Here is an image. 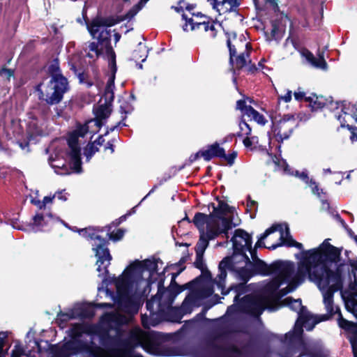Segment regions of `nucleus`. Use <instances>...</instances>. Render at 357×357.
I'll use <instances>...</instances> for the list:
<instances>
[{
  "label": "nucleus",
  "instance_id": "f257e3e1",
  "mask_svg": "<svg viewBox=\"0 0 357 357\" xmlns=\"http://www.w3.org/2000/svg\"><path fill=\"white\" fill-rule=\"evenodd\" d=\"M116 294L109 289L106 293L118 306L126 312H137L136 298L147 296L151 291V282L142 275L125 271L114 280Z\"/></svg>",
  "mask_w": 357,
  "mask_h": 357
},
{
  "label": "nucleus",
  "instance_id": "f03ea898",
  "mask_svg": "<svg viewBox=\"0 0 357 357\" xmlns=\"http://www.w3.org/2000/svg\"><path fill=\"white\" fill-rule=\"evenodd\" d=\"M160 333L144 334L141 330L132 331L128 336L123 339H116L114 344L107 349V354L97 357H126L132 356L133 350L142 347L147 352L155 356H168L157 340L161 339Z\"/></svg>",
  "mask_w": 357,
  "mask_h": 357
},
{
  "label": "nucleus",
  "instance_id": "7ed1b4c3",
  "mask_svg": "<svg viewBox=\"0 0 357 357\" xmlns=\"http://www.w3.org/2000/svg\"><path fill=\"white\" fill-rule=\"evenodd\" d=\"M319 250L312 249L307 251V258L298 264V277L301 282H304L306 277L310 276L315 269H321L326 272V275H331L336 272L337 268L341 266L344 272V264L336 263L340 252L329 243L328 239L324 241Z\"/></svg>",
  "mask_w": 357,
  "mask_h": 357
},
{
  "label": "nucleus",
  "instance_id": "20e7f679",
  "mask_svg": "<svg viewBox=\"0 0 357 357\" xmlns=\"http://www.w3.org/2000/svg\"><path fill=\"white\" fill-rule=\"evenodd\" d=\"M309 280L314 282L323 295V302L327 314L323 315L321 318L317 319H324L325 321L328 317L339 313H341L338 306L334 305L333 296L334 293L341 291L343 288L344 281V273L341 266L336 269L334 274L326 275L321 269H315L310 276H307Z\"/></svg>",
  "mask_w": 357,
  "mask_h": 357
},
{
  "label": "nucleus",
  "instance_id": "39448f33",
  "mask_svg": "<svg viewBox=\"0 0 357 357\" xmlns=\"http://www.w3.org/2000/svg\"><path fill=\"white\" fill-rule=\"evenodd\" d=\"M120 21L118 17H96L87 24V29L93 38L98 34L97 42L89 43L87 57L96 59L105 52L109 59V63H112V55L109 48H111L112 52L114 51L111 45V31L108 28L116 25Z\"/></svg>",
  "mask_w": 357,
  "mask_h": 357
},
{
  "label": "nucleus",
  "instance_id": "423d86ee",
  "mask_svg": "<svg viewBox=\"0 0 357 357\" xmlns=\"http://www.w3.org/2000/svg\"><path fill=\"white\" fill-rule=\"evenodd\" d=\"M103 229L89 227L78 230V232L88 240H94L93 250L98 258L96 264L98 276L105 280L109 274L108 267L110 265L112 256L107 248L108 241L101 238L98 234L103 231Z\"/></svg>",
  "mask_w": 357,
  "mask_h": 357
},
{
  "label": "nucleus",
  "instance_id": "0eeeda50",
  "mask_svg": "<svg viewBox=\"0 0 357 357\" xmlns=\"http://www.w3.org/2000/svg\"><path fill=\"white\" fill-rule=\"evenodd\" d=\"M253 268L257 273L261 275H280L283 276L287 282H292L294 280L298 281L296 285L286 290L282 294V296H286L287 294L294 291L303 282L301 281V278L298 277V268L296 272H295V266L292 262L277 261L268 265L264 261L257 259L253 264Z\"/></svg>",
  "mask_w": 357,
  "mask_h": 357
},
{
  "label": "nucleus",
  "instance_id": "6e6552de",
  "mask_svg": "<svg viewBox=\"0 0 357 357\" xmlns=\"http://www.w3.org/2000/svg\"><path fill=\"white\" fill-rule=\"evenodd\" d=\"M303 335L302 325L296 323L293 329L285 334V340L289 345L283 352H288L291 357H294L296 353H299L296 357H312L314 355L319 349L311 340L305 339Z\"/></svg>",
  "mask_w": 357,
  "mask_h": 357
},
{
  "label": "nucleus",
  "instance_id": "1a4fd4ad",
  "mask_svg": "<svg viewBox=\"0 0 357 357\" xmlns=\"http://www.w3.org/2000/svg\"><path fill=\"white\" fill-rule=\"evenodd\" d=\"M227 269H233L232 260L229 257H225L218 265L219 273L213 280V284L221 290V294L224 296L227 295L229 291H233L236 293L234 298L235 304L239 303V297L246 293L247 287L243 282L231 285L227 289H225V280L227 278Z\"/></svg>",
  "mask_w": 357,
  "mask_h": 357
},
{
  "label": "nucleus",
  "instance_id": "9d476101",
  "mask_svg": "<svg viewBox=\"0 0 357 357\" xmlns=\"http://www.w3.org/2000/svg\"><path fill=\"white\" fill-rule=\"evenodd\" d=\"M237 305L242 312L256 318H259L266 309L269 312L278 309V306L269 305V300L266 296L259 294L246 295Z\"/></svg>",
  "mask_w": 357,
  "mask_h": 357
},
{
  "label": "nucleus",
  "instance_id": "9b49d317",
  "mask_svg": "<svg viewBox=\"0 0 357 357\" xmlns=\"http://www.w3.org/2000/svg\"><path fill=\"white\" fill-rule=\"evenodd\" d=\"M146 307L149 314H142V324L145 328H150L158 325L162 320V312L167 307L163 295L159 294L158 291L156 295L146 301Z\"/></svg>",
  "mask_w": 357,
  "mask_h": 357
},
{
  "label": "nucleus",
  "instance_id": "f8f14e48",
  "mask_svg": "<svg viewBox=\"0 0 357 357\" xmlns=\"http://www.w3.org/2000/svg\"><path fill=\"white\" fill-rule=\"evenodd\" d=\"M284 301L292 310L298 314L296 323L302 325L307 331H312L316 324L322 321L323 319H317V317L312 314L306 307L302 305L301 300L293 299L291 297L287 298Z\"/></svg>",
  "mask_w": 357,
  "mask_h": 357
},
{
  "label": "nucleus",
  "instance_id": "ddd939ff",
  "mask_svg": "<svg viewBox=\"0 0 357 357\" xmlns=\"http://www.w3.org/2000/svg\"><path fill=\"white\" fill-rule=\"evenodd\" d=\"M51 82L54 84V91L50 95H46V98H44L43 92L39 89L40 85L38 86L37 91L39 92L40 100H45L49 105H56L62 100L63 94L68 91V82L63 75L52 78Z\"/></svg>",
  "mask_w": 357,
  "mask_h": 357
},
{
  "label": "nucleus",
  "instance_id": "4468645a",
  "mask_svg": "<svg viewBox=\"0 0 357 357\" xmlns=\"http://www.w3.org/2000/svg\"><path fill=\"white\" fill-rule=\"evenodd\" d=\"M297 121L294 115H284L281 119L274 123L272 132L276 141L282 143L291 136L294 130L297 127Z\"/></svg>",
  "mask_w": 357,
  "mask_h": 357
},
{
  "label": "nucleus",
  "instance_id": "2eb2a0df",
  "mask_svg": "<svg viewBox=\"0 0 357 357\" xmlns=\"http://www.w3.org/2000/svg\"><path fill=\"white\" fill-rule=\"evenodd\" d=\"M231 241L233 243L234 255L233 257L234 258L236 255H240L241 258L244 259L245 263L250 262V259L245 252L248 249H250V245H252V236L245 230L238 229L235 230Z\"/></svg>",
  "mask_w": 357,
  "mask_h": 357
},
{
  "label": "nucleus",
  "instance_id": "dca6fc26",
  "mask_svg": "<svg viewBox=\"0 0 357 357\" xmlns=\"http://www.w3.org/2000/svg\"><path fill=\"white\" fill-rule=\"evenodd\" d=\"M183 270V268H181L177 273L172 274L171 282L167 289L164 287L163 281L161 280L158 284L159 294L163 295V299L165 301L167 308L170 307L176 297L187 288L188 284L179 285L176 282V278Z\"/></svg>",
  "mask_w": 357,
  "mask_h": 357
},
{
  "label": "nucleus",
  "instance_id": "f3484780",
  "mask_svg": "<svg viewBox=\"0 0 357 357\" xmlns=\"http://www.w3.org/2000/svg\"><path fill=\"white\" fill-rule=\"evenodd\" d=\"M52 352L56 357H70L77 355L82 351H88L89 347L77 340H70L63 343L54 344L51 348Z\"/></svg>",
  "mask_w": 357,
  "mask_h": 357
},
{
  "label": "nucleus",
  "instance_id": "a211bd4d",
  "mask_svg": "<svg viewBox=\"0 0 357 357\" xmlns=\"http://www.w3.org/2000/svg\"><path fill=\"white\" fill-rule=\"evenodd\" d=\"M199 298L197 292H190L184 299L181 305L170 312L171 321L181 323V319L185 314H190L195 307L199 306Z\"/></svg>",
  "mask_w": 357,
  "mask_h": 357
},
{
  "label": "nucleus",
  "instance_id": "6ab92c4d",
  "mask_svg": "<svg viewBox=\"0 0 357 357\" xmlns=\"http://www.w3.org/2000/svg\"><path fill=\"white\" fill-rule=\"evenodd\" d=\"M275 275L276 277L270 281L265 286L264 289L265 291L270 293L273 297L276 299H280L284 296H282V294L296 285L298 281L294 280V282H290L286 281L285 278L280 275Z\"/></svg>",
  "mask_w": 357,
  "mask_h": 357
},
{
  "label": "nucleus",
  "instance_id": "aec40b11",
  "mask_svg": "<svg viewBox=\"0 0 357 357\" xmlns=\"http://www.w3.org/2000/svg\"><path fill=\"white\" fill-rule=\"evenodd\" d=\"M208 1L219 15L231 12L238 13V7L241 4V0H208Z\"/></svg>",
  "mask_w": 357,
  "mask_h": 357
},
{
  "label": "nucleus",
  "instance_id": "412c9836",
  "mask_svg": "<svg viewBox=\"0 0 357 357\" xmlns=\"http://www.w3.org/2000/svg\"><path fill=\"white\" fill-rule=\"evenodd\" d=\"M236 109L241 112L243 116H247L261 126H264L268 121L265 116L255 109L251 105H245V100H238L236 102Z\"/></svg>",
  "mask_w": 357,
  "mask_h": 357
},
{
  "label": "nucleus",
  "instance_id": "4be33fe9",
  "mask_svg": "<svg viewBox=\"0 0 357 357\" xmlns=\"http://www.w3.org/2000/svg\"><path fill=\"white\" fill-rule=\"evenodd\" d=\"M110 51V54L112 55V63H109L111 70V75L107 79V84L105 89L104 97L105 98L106 102H112L114 99V80H115V75L117 70L116 64V54L114 52H112L111 48H109Z\"/></svg>",
  "mask_w": 357,
  "mask_h": 357
},
{
  "label": "nucleus",
  "instance_id": "5701e85b",
  "mask_svg": "<svg viewBox=\"0 0 357 357\" xmlns=\"http://www.w3.org/2000/svg\"><path fill=\"white\" fill-rule=\"evenodd\" d=\"M111 106V102H106V103L100 105L93 109L95 119L89 121V123L94 122L98 128V130L94 131L93 133L98 132L105 124V121L109 117L112 111Z\"/></svg>",
  "mask_w": 357,
  "mask_h": 357
},
{
  "label": "nucleus",
  "instance_id": "b1692460",
  "mask_svg": "<svg viewBox=\"0 0 357 357\" xmlns=\"http://www.w3.org/2000/svg\"><path fill=\"white\" fill-rule=\"evenodd\" d=\"M192 222L197 228L199 233L206 232V231H213L214 220L211 214L206 215L203 213H196Z\"/></svg>",
  "mask_w": 357,
  "mask_h": 357
},
{
  "label": "nucleus",
  "instance_id": "393cba45",
  "mask_svg": "<svg viewBox=\"0 0 357 357\" xmlns=\"http://www.w3.org/2000/svg\"><path fill=\"white\" fill-rule=\"evenodd\" d=\"M102 323L112 328L118 329L119 327L128 323V319L119 312H107L101 318Z\"/></svg>",
  "mask_w": 357,
  "mask_h": 357
},
{
  "label": "nucleus",
  "instance_id": "a878e982",
  "mask_svg": "<svg viewBox=\"0 0 357 357\" xmlns=\"http://www.w3.org/2000/svg\"><path fill=\"white\" fill-rule=\"evenodd\" d=\"M33 222L31 224L32 229L34 231L43 230V228L49 225L50 222H54L55 220H58L56 217H54L51 213L43 215L41 213H36L32 218Z\"/></svg>",
  "mask_w": 357,
  "mask_h": 357
},
{
  "label": "nucleus",
  "instance_id": "bb28decb",
  "mask_svg": "<svg viewBox=\"0 0 357 357\" xmlns=\"http://www.w3.org/2000/svg\"><path fill=\"white\" fill-rule=\"evenodd\" d=\"M216 238L217 233L213 232L211 230L206 231V232L203 233H199V238L195 247L197 255H202L208 246L209 241L213 240Z\"/></svg>",
  "mask_w": 357,
  "mask_h": 357
},
{
  "label": "nucleus",
  "instance_id": "cd10ccee",
  "mask_svg": "<svg viewBox=\"0 0 357 357\" xmlns=\"http://www.w3.org/2000/svg\"><path fill=\"white\" fill-rule=\"evenodd\" d=\"M280 231V243L277 244H273L271 247L268 248L269 250H275L278 247L285 245L287 247H293V245L296 242V241L292 238L290 234L289 229L287 225L285 226V231H283V229L281 225H279L278 230Z\"/></svg>",
  "mask_w": 357,
  "mask_h": 357
},
{
  "label": "nucleus",
  "instance_id": "c85d7f7f",
  "mask_svg": "<svg viewBox=\"0 0 357 357\" xmlns=\"http://www.w3.org/2000/svg\"><path fill=\"white\" fill-rule=\"evenodd\" d=\"M301 55L312 66L318 68L326 69L327 63L323 57L317 59L313 54L306 48H301L299 50Z\"/></svg>",
  "mask_w": 357,
  "mask_h": 357
},
{
  "label": "nucleus",
  "instance_id": "c756f323",
  "mask_svg": "<svg viewBox=\"0 0 357 357\" xmlns=\"http://www.w3.org/2000/svg\"><path fill=\"white\" fill-rule=\"evenodd\" d=\"M231 220L227 218H219V220H214V225L213 228V232L217 233V237L224 234L228 238V231L232 228Z\"/></svg>",
  "mask_w": 357,
  "mask_h": 357
},
{
  "label": "nucleus",
  "instance_id": "7c9ffc66",
  "mask_svg": "<svg viewBox=\"0 0 357 357\" xmlns=\"http://www.w3.org/2000/svg\"><path fill=\"white\" fill-rule=\"evenodd\" d=\"M224 149L220 147L218 142L208 146L206 150L201 151V156L206 161L211 160L213 158H220L223 155Z\"/></svg>",
  "mask_w": 357,
  "mask_h": 357
},
{
  "label": "nucleus",
  "instance_id": "2f4dec72",
  "mask_svg": "<svg viewBox=\"0 0 357 357\" xmlns=\"http://www.w3.org/2000/svg\"><path fill=\"white\" fill-rule=\"evenodd\" d=\"M305 102H309L312 110L321 109L326 105V100L322 96H317L314 93L306 97Z\"/></svg>",
  "mask_w": 357,
  "mask_h": 357
},
{
  "label": "nucleus",
  "instance_id": "473e14b6",
  "mask_svg": "<svg viewBox=\"0 0 357 357\" xmlns=\"http://www.w3.org/2000/svg\"><path fill=\"white\" fill-rule=\"evenodd\" d=\"M232 260L233 269H227V271H234L236 277L244 283H246L252 276L251 271L245 267L236 268L234 263V257H229Z\"/></svg>",
  "mask_w": 357,
  "mask_h": 357
},
{
  "label": "nucleus",
  "instance_id": "72a5a7b5",
  "mask_svg": "<svg viewBox=\"0 0 357 357\" xmlns=\"http://www.w3.org/2000/svg\"><path fill=\"white\" fill-rule=\"evenodd\" d=\"M182 17L186 21V23L183 26L185 31H188V24L191 26V30L199 29L200 27H203L205 31H209L211 22H195L192 18H188L185 14L182 15Z\"/></svg>",
  "mask_w": 357,
  "mask_h": 357
},
{
  "label": "nucleus",
  "instance_id": "f704fd0d",
  "mask_svg": "<svg viewBox=\"0 0 357 357\" xmlns=\"http://www.w3.org/2000/svg\"><path fill=\"white\" fill-rule=\"evenodd\" d=\"M138 264H140L142 270L149 271V278H151L153 274L155 273L158 270V260L155 258L153 259H147L142 262L137 261Z\"/></svg>",
  "mask_w": 357,
  "mask_h": 357
},
{
  "label": "nucleus",
  "instance_id": "c9c22d12",
  "mask_svg": "<svg viewBox=\"0 0 357 357\" xmlns=\"http://www.w3.org/2000/svg\"><path fill=\"white\" fill-rule=\"evenodd\" d=\"M50 164L51 167L54 169L55 173L57 174L67 175L70 174V172L65 162L61 160H54L52 158H50Z\"/></svg>",
  "mask_w": 357,
  "mask_h": 357
},
{
  "label": "nucleus",
  "instance_id": "e433bc0d",
  "mask_svg": "<svg viewBox=\"0 0 357 357\" xmlns=\"http://www.w3.org/2000/svg\"><path fill=\"white\" fill-rule=\"evenodd\" d=\"M228 211L229 206L227 204L220 202L217 207L213 205V211L210 214L212 215L214 220H219V218L225 217Z\"/></svg>",
  "mask_w": 357,
  "mask_h": 357
},
{
  "label": "nucleus",
  "instance_id": "4c0bfd02",
  "mask_svg": "<svg viewBox=\"0 0 357 357\" xmlns=\"http://www.w3.org/2000/svg\"><path fill=\"white\" fill-rule=\"evenodd\" d=\"M337 324L341 328L346 331L354 333L357 331V324L344 319L341 313H339Z\"/></svg>",
  "mask_w": 357,
  "mask_h": 357
},
{
  "label": "nucleus",
  "instance_id": "58836bf2",
  "mask_svg": "<svg viewBox=\"0 0 357 357\" xmlns=\"http://www.w3.org/2000/svg\"><path fill=\"white\" fill-rule=\"evenodd\" d=\"M279 225H275L271 226L265 230V231L260 235L257 241L255 243V248H266L264 242V239L267 238L271 234L278 230Z\"/></svg>",
  "mask_w": 357,
  "mask_h": 357
},
{
  "label": "nucleus",
  "instance_id": "ea45409f",
  "mask_svg": "<svg viewBox=\"0 0 357 357\" xmlns=\"http://www.w3.org/2000/svg\"><path fill=\"white\" fill-rule=\"evenodd\" d=\"M242 117L239 121L238 126L240 131L236 133V136L238 137H241L243 135L249 136L251 135L252 128L250 125L245 122V119Z\"/></svg>",
  "mask_w": 357,
  "mask_h": 357
},
{
  "label": "nucleus",
  "instance_id": "a19ab883",
  "mask_svg": "<svg viewBox=\"0 0 357 357\" xmlns=\"http://www.w3.org/2000/svg\"><path fill=\"white\" fill-rule=\"evenodd\" d=\"M341 111L344 115L350 116L357 122V102L355 104L349 103L347 106L344 105Z\"/></svg>",
  "mask_w": 357,
  "mask_h": 357
},
{
  "label": "nucleus",
  "instance_id": "79ce46f5",
  "mask_svg": "<svg viewBox=\"0 0 357 357\" xmlns=\"http://www.w3.org/2000/svg\"><path fill=\"white\" fill-rule=\"evenodd\" d=\"M248 57L249 53L247 52H244L239 55L236 56L235 59H234V64L235 65V68L241 69L245 67L247 64V59Z\"/></svg>",
  "mask_w": 357,
  "mask_h": 357
},
{
  "label": "nucleus",
  "instance_id": "37998d69",
  "mask_svg": "<svg viewBox=\"0 0 357 357\" xmlns=\"http://www.w3.org/2000/svg\"><path fill=\"white\" fill-rule=\"evenodd\" d=\"M105 229L107 230V236L109 240L113 241H117L121 239L125 234V231L122 229H118L115 232H110L112 227L110 225H107L105 227Z\"/></svg>",
  "mask_w": 357,
  "mask_h": 357
},
{
  "label": "nucleus",
  "instance_id": "c03bdc74",
  "mask_svg": "<svg viewBox=\"0 0 357 357\" xmlns=\"http://www.w3.org/2000/svg\"><path fill=\"white\" fill-rule=\"evenodd\" d=\"M257 211V202L251 199L250 196L248 197L246 211L250 213V218L254 219Z\"/></svg>",
  "mask_w": 357,
  "mask_h": 357
},
{
  "label": "nucleus",
  "instance_id": "a18cd8bd",
  "mask_svg": "<svg viewBox=\"0 0 357 357\" xmlns=\"http://www.w3.org/2000/svg\"><path fill=\"white\" fill-rule=\"evenodd\" d=\"M49 72L52 76V78L57 77L59 75H63L61 73L59 62L57 59H55L53 63L49 67Z\"/></svg>",
  "mask_w": 357,
  "mask_h": 357
},
{
  "label": "nucleus",
  "instance_id": "49530a36",
  "mask_svg": "<svg viewBox=\"0 0 357 357\" xmlns=\"http://www.w3.org/2000/svg\"><path fill=\"white\" fill-rule=\"evenodd\" d=\"M237 157V153L236 151H232L231 153L229 154H226L225 151H224L223 155L220 156V158L224 159L227 162V163L229 165H232L234 163V160Z\"/></svg>",
  "mask_w": 357,
  "mask_h": 357
},
{
  "label": "nucleus",
  "instance_id": "de8ad7c7",
  "mask_svg": "<svg viewBox=\"0 0 357 357\" xmlns=\"http://www.w3.org/2000/svg\"><path fill=\"white\" fill-rule=\"evenodd\" d=\"M89 121L83 126H79L77 129L74 132L78 137H84L85 135L89 131Z\"/></svg>",
  "mask_w": 357,
  "mask_h": 357
},
{
  "label": "nucleus",
  "instance_id": "09e8293b",
  "mask_svg": "<svg viewBox=\"0 0 357 357\" xmlns=\"http://www.w3.org/2000/svg\"><path fill=\"white\" fill-rule=\"evenodd\" d=\"M227 45L229 52V62L231 65H234V58L236 56V47L234 45L231 44L229 38H228L227 40Z\"/></svg>",
  "mask_w": 357,
  "mask_h": 357
},
{
  "label": "nucleus",
  "instance_id": "8fccbe9b",
  "mask_svg": "<svg viewBox=\"0 0 357 357\" xmlns=\"http://www.w3.org/2000/svg\"><path fill=\"white\" fill-rule=\"evenodd\" d=\"M69 149L70 151L68 153V155L70 160L81 158V148L79 146L70 147Z\"/></svg>",
  "mask_w": 357,
  "mask_h": 357
},
{
  "label": "nucleus",
  "instance_id": "3c124183",
  "mask_svg": "<svg viewBox=\"0 0 357 357\" xmlns=\"http://www.w3.org/2000/svg\"><path fill=\"white\" fill-rule=\"evenodd\" d=\"M309 185L311 187L312 192L319 197H321V194H324L323 189L319 188L317 182L313 179L310 180Z\"/></svg>",
  "mask_w": 357,
  "mask_h": 357
},
{
  "label": "nucleus",
  "instance_id": "603ef678",
  "mask_svg": "<svg viewBox=\"0 0 357 357\" xmlns=\"http://www.w3.org/2000/svg\"><path fill=\"white\" fill-rule=\"evenodd\" d=\"M349 342L351 345L354 357H357V335H351L349 337Z\"/></svg>",
  "mask_w": 357,
  "mask_h": 357
},
{
  "label": "nucleus",
  "instance_id": "864d4df0",
  "mask_svg": "<svg viewBox=\"0 0 357 357\" xmlns=\"http://www.w3.org/2000/svg\"><path fill=\"white\" fill-rule=\"evenodd\" d=\"M141 9V6L139 5H135L133 6L125 15L124 19L125 20H130L134 16L137 15V13Z\"/></svg>",
  "mask_w": 357,
  "mask_h": 357
},
{
  "label": "nucleus",
  "instance_id": "5fc2aeb1",
  "mask_svg": "<svg viewBox=\"0 0 357 357\" xmlns=\"http://www.w3.org/2000/svg\"><path fill=\"white\" fill-rule=\"evenodd\" d=\"M78 136L75 132L72 133L68 139V145L70 147L78 146Z\"/></svg>",
  "mask_w": 357,
  "mask_h": 357
},
{
  "label": "nucleus",
  "instance_id": "6e6d98bb",
  "mask_svg": "<svg viewBox=\"0 0 357 357\" xmlns=\"http://www.w3.org/2000/svg\"><path fill=\"white\" fill-rule=\"evenodd\" d=\"M70 161L72 162V165H73L72 168L74 170V172L76 173L81 172V169H82L81 158L72 159V160H70Z\"/></svg>",
  "mask_w": 357,
  "mask_h": 357
},
{
  "label": "nucleus",
  "instance_id": "4d7b16f0",
  "mask_svg": "<svg viewBox=\"0 0 357 357\" xmlns=\"http://www.w3.org/2000/svg\"><path fill=\"white\" fill-rule=\"evenodd\" d=\"M58 317L63 321H67L70 319H73L76 318V316L74 314V312H69L67 313L60 312L58 314Z\"/></svg>",
  "mask_w": 357,
  "mask_h": 357
},
{
  "label": "nucleus",
  "instance_id": "13d9d810",
  "mask_svg": "<svg viewBox=\"0 0 357 357\" xmlns=\"http://www.w3.org/2000/svg\"><path fill=\"white\" fill-rule=\"evenodd\" d=\"M98 147L94 144L93 143L91 144L87 150V153H86L88 160L91 158V156L95 154L97 151H98Z\"/></svg>",
  "mask_w": 357,
  "mask_h": 357
},
{
  "label": "nucleus",
  "instance_id": "bf43d9fd",
  "mask_svg": "<svg viewBox=\"0 0 357 357\" xmlns=\"http://www.w3.org/2000/svg\"><path fill=\"white\" fill-rule=\"evenodd\" d=\"M294 96L295 100L298 102H301L303 100H305V98L307 97L305 93L303 91L301 88H298V91L294 93Z\"/></svg>",
  "mask_w": 357,
  "mask_h": 357
},
{
  "label": "nucleus",
  "instance_id": "052dcab7",
  "mask_svg": "<svg viewBox=\"0 0 357 357\" xmlns=\"http://www.w3.org/2000/svg\"><path fill=\"white\" fill-rule=\"evenodd\" d=\"M14 75V70L8 68H2L0 70V76H4L9 81L10 77Z\"/></svg>",
  "mask_w": 357,
  "mask_h": 357
},
{
  "label": "nucleus",
  "instance_id": "680f3d73",
  "mask_svg": "<svg viewBox=\"0 0 357 357\" xmlns=\"http://www.w3.org/2000/svg\"><path fill=\"white\" fill-rule=\"evenodd\" d=\"M256 139H257V137H249L247 136L245 139H243V143L246 148H250Z\"/></svg>",
  "mask_w": 357,
  "mask_h": 357
},
{
  "label": "nucleus",
  "instance_id": "e2e57ef3",
  "mask_svg": "<svg viewBox=\"0 0 357 357\" xmlns=\"http://www.w3.org/2000/svg\"><path fill=\"white\" fill-rule=\"evenodd\" d=\"M82 333V327L79 325L75 326V327L72 329V333L75 337H80Z\"/></svg>",
  "mask_w": 357,
  "mask_h": 357
},
{
  "label": "nucleus",
  "instance_id": "0e129e2a",
  "mask_svg": "<svg viewBox=\"0 0 357 357\" xmlns=\"http://www.w3.org/2000/svg\"><path fill=\"white\" fill-rule=\"evenodd\" d=\"M132 111V109L130 108V106L128 102H124L123 104L121 105L120 106V112L122 114H129Z\"/></svg>",
  "mask_w": 357,
  "mask_h": 357
},
{
  "label": "nucleus",
  "instance_id": "69168bd1",
  "mask_svg": "<svg viewBox=\"0 0 357 357\" xmlns=\"http://www.w3.org/2000/svg\"><path fill=\"white\" fill-rule=\"evenodd\" d=\"M289 42L292 44V45L294 46V47L296 50H298V52H299V50H301V48H299L298 43L296 40H294V39H293V38H291L290 37H288V38L285 40V42H284V46H287V44H288Z\"/></svg>",
  "mask_w": 357,
  "mask_h": 357
},
{
  "label": "nucleus",
  "instance_id": "338daca9",
  "mask_svg": "<svg viewBox=\"0 0 357 357\" xmlns=\"http://www.w3.org/2000/svg\"><path fill=\"white\" fill-rule=\"evenodd\" d=\"M292 92L290 90H287L286 93L280 97V100H282L284 102H289L291 100Z\"/></svg>",
  "mask_w": 357,
  "mask_h": 357
},
{
  "label": "nucleus",
  "instance_id": "774afa93",
  "mask_svg": "<svg viewBox=\"0 0 357 357\" xmlns=\"http://www.w3.org/2000/svg\"><path fill=\"white\" fill-rule=\"evenodd\" d=\"M31 203L36 206L39 209H43L45 208V206L44 205V202L43 201H40L39 199H32Z\"/></svg>",
  "mask_w": 357,
  "mask_h": 357
}]
</instances>
